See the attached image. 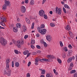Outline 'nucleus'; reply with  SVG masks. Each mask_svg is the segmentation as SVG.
<instances>
[{
	"instance_id": "nucleus-1",
	"label": "nucleus",
	"mask_w": 77,
	"mask_h": 77,
	"mask_svg": "<svg viewBox=\"0 0 77 77\" xmlns=\"http://www.w3.org/2000/svg\"><path fill=\"white\" fill-rule=\"evenodd\" d=\"M38 32L40 33L41 35H45L46 33L47 29H41V27H38L37 28Z\"/></svg>"
},
{
	"instance_id": "nucleus-2",
	"label": "nucleus",
	"mask_w": 77,
	"mask_h": 77,
	"mask_svg": "<svg viewBox=\"0 0 77 77\" xmlns=\"http://www.w3.org/2000/svg\"><path fill=\"white\" fill-rule=\"evenodd\" d=\"M0 42L2 45L5 46L7 44V41L3 38H1Z\"/></svg>"
},
{
	"instance_id": "nucleus-3",
	"label": "nucleus",
	"mask_w": 77,
	"mask_h": 77,
	"mask_svg": "<svg viewBox=\"0 0 77 77\" xmlns=\"http://www.w3.org/2000/svg\"><path fill=\"white\" fill-rule=\"evenodd\" d=\"M23 44H24V42L23 40H18L17 41V46L18 48H20L21 47V45Z\"/></svg>"
},
{
	"instance_id": "nucleus-4",
	"label": "nucleus",
	"mask_w": 77,
	"mask_h": 77,
	"mask_svg": "<svg viewBox=\"0 0 77 77\" xmlns=\"http://www.w3.org/2000/svg\"><path fill=\"white\" fill-rule=\"evenodd\" d=\"M56 13L57 14H58L59 15H60L61 13H62V9H61V8H59L58 7H56Z\"/></svg>"
},
{
	"instance_id": "nucleus-5",
	"label": "nucleus",
	"mask_w": 77,
	"mask_h": 77,
	"mask_svg": "<svg viewBox=\"0 0 77 77\" xmlns=\"http://www.w3.org/2000/svg\"><path fill=\"white\" fill-rule=\"evenodd\" d=\"M11 61V60L9 59H8L6 60V68H9V62Z\"/></svg>"
},
{
	"instance_id": "nucleus-6",
	"label": "nucleus",
	"mask_w": 77,
	"mask_h": 77,
	"mask_svg": "<svg viewBox=\"0 0 77 77\" xmlns=\"http://www.w3.org/2000/svg\"><path fill=\"white\" fill-rule=\"evenodd\" d=\"M7 68H6L7 71V75L8 76H11V70L9 69V67Z\"/></svg>"
},
{
	"instance_id": "nucleus-7",
	"label": "nucleus",
	"mask_w": 77,
	"mask_h": 77,
	"mask_svg": "<svg viewBox=\"0 0 77 77\" xmlns=\"http://www.w3.org/2000/svg\"><path fill=\"white\" fill-rule=\"evenodd\" d=\"M4 2L5 5H6V6H11V3H10L9 1L5 0Z\"/></svg>"
},
{
	"instance_id": "nucleus-8",
	"label": "nucleus",
	"mask_w": 77,
	"mask_h": 77,
	"mask_svg": "<svg viewBox=\"0 0 77 77\" xmlns=\"http://www.w3.org/2000/svg\"><path fill=\"white\" fill-rule=\"evenodd\" d=\"M21 10L22 13H25V12H26V8L24 6H21Z\"/></svg>"
},
{
	"instance_id": "nucleus-9",
	"label": "nucleus",
	"mask_w": 77,
	"mask_h": 77,
	"mask_svg": "<svg viewBox=\"0 0 77 77\" xmlns=\"http://www.w3.org/2000/svg\"><path fill=\"white\" fill-rule=\"evenodd\" d=\"M39 14L40 16H41V17H43V16H44V15L45 14V13L44 11L42 10H40L39 11Z\"/></svg>"
},
{
	"instance_id": "nucleus-10",
	"label": "nucleus",
	"mask_w": 77,
	"mask_h": 77,
	"mask_svg": "<svg viewBox=\"0 0 77 77\" xmlns=\"http://www.w3.org/2000/svg\"><path fill=\"white\" fill-rule=\"evenodd\" d=\"M74 60L75 59V57H70L67 60V62L68 63H70L72 60Z\"/></svg>"
},
{
	"instance_id": "nucleus-11",
	"label": "nucleus",
	"mask_w": 77,
	"mask_h": 77,
	"mask_svg": "<svg viewBox=\"0 0 77 77\" xmlns=\"http://www.w3.org/2000/svg\"><path fill=\"white\" fill-rule=\"evenodd\" d=\"M46 39L48 41H51V39H52V38H51V37L50 36V35H48L46 36Z\"/></svg>"
},
{
	"instance_id": "nucleus-12",
	"label": "nucleus",
	"mask_w": 77,
	"mask_h": 77,
	"mask_svg": "<svg viewBox=\"0 0 77 77\" xmlns=\"http://www.w3.org/2000/svg\"><path fill=\"white\" fill-rule=\"evenodd\" d=\"M0 20L1 21H2V22H3L5 23L6 22H7V20H6V19L4 17H1L0 18Z\"/></svg>"
},
{
	"instance_id": "nucleus-13",
	"label": "nucleus",
	"mask_w": 77,
	"mask_h": 77,
	"mask_svg": "<svg viewBox=\"0 0 77 77\" xmlns=\"http://www.w3.org/2000/svg\"><path fill=\"white\" fill-rule=\"evenodd\" d=\"M47 58H50L51 59H53L54 58V57L53 55H48L47 56Z\"/></svg>"
},
{
	"instance_id": "nucleus-14",
	"label": "nucleus",
	"mask_w": 77,
	"mask_h": 77,
	"mask_svg": "<svg viewBox=\"0 0 77 77\" xmlns=\"http://www.w3.org/2000/svg\"><path fill=\"white\" fill-rule=\"evenodd\" d=\"M23 31L25 32H26L27 30V27L25 25H24L23 26Z\"/></svg>"
},
{
	"instance_id": "nucleus-15",
	"label": "nucleus",
	"mask_w": 77,
	"mask_h": 77,
	"mask_svg": "<svg viewBox=\"0 0 77 77\" xmlns=\"http://www.w3.org/2000/svg\"><path fill=\"white\" fill-rule=\"evenodd\" d=\"M65 29L67 30H68V31H69V30H71V28H70L69 25H67L66 27H65Z\"/></svg>"
},
{
	"instance_id": "nucleus-16",
	"label": "nucleus",
	"mask_w": 77,
	"mask_h": 77,
	"mask_svg": "<svg viewBox=\"0 0 77 77\" xmlns=\"http://www.w3.org/2000/svg\"><path fill=\"white\" fill-rule=\"evenodd\" d=\"M2 10H3V11H5L7 8V6L6 5H5V4H4L2 6Z\"/></svg>"
},
{
	"instance_id": "nucleus-17",
	"label": "nucleus",
	"mask_w": 77,
	"mask_h": 77,
	"mask_svg": "<svg viewBox=\"0 0 77 77\" xmlns=\"http://www.w3.org/2000/svg\"><path fill=\"white\" fill-rule=\"evenodd\" d=\"M35 43V40L33 39V38L31 39V45H34Z\"/></svg>"
},
{
	"instance_id": "nucleus-18",
	"label": "nucleus",
	"mask_w": 77,
	"mask_h": 77,
	"mask_svg": "<svg viewBox=\"0 0 77 77\" xmlns=\"http://www.w3.org/2000/svg\"><path fill=\"white\" fill-rule=\"evenodd\" d=\"M74 66L73 63H72L70 65V66L69 67V70H71L72 69V67H73Z\"/></svg>"
},
{
	"instance_id": "nucleus-19",
	"label": "nucleus",
	"mask_w": 77,
	"mask_h": 77,
	"mask_svg": "<svg viewBox=\"0 0 77 77\" xmlns=\"http://www.w3.org/2000/svg\"><path fill=\"white\" fill-rule=\"evenodd\" d=\"M26 20L27 23L28 24H29L30 23V20H29V18H26Z\"/></svg>"
},
{
	"instance_id": "nucleus-20",
	"label": "nucleus",
	"mask_w": 77,
	"mask_h": 77,
	"mask_svg": "<svg viewBox=\"0 0 77 77\" xmlns=\"http://www.w3.org/2000/svg\"><path fill=\"white\" fill-rule=\"evenodd\" d=\"M41 69L42 70V75H44V74H45V69Z\"/></svg>"
},
{
	"instance_id": "nucleus-21",
	"label": "nucleus",
	"mask_w": 77,
	"mask_h": 77,
	"mask_svg": "<svg viewBox=\"0 0 77 77\" xmlns=\"http://www.w3.org/2000/svg\"><path fill=\"white\" fill-rule=\"evenodd\" d=\"M63 50L66 52L68 51V50L67 49V48L66 47H64L63 48Z\"/></svg>"
},
{
	"instance_id": "nucleus-22",
	"label": "nucleus",
	"mask_w": 77,
	"mask_h": 77,
	"mask_svg": "<svg viewBox=\"0 0 77 77\" xmlns=\"http://www.w3.org/2000/svg\"><path fill=\"white\" fill-rule=\"evenodd\" d=\"M13 31L14 32H18V29L16 27H14L13 29Z\"/></svg>"
},
{
	"instance_id": "nucleus-23",
	"label": "nucleus",
	"mask_w": 77,
	"mask_h": 77,
	"mask_svg": "<svg viewBox=\"0 0 77 77\" xmlns=\"http://www.w3.org/2000/svg\"><path fill=\"white\" fill-rule=\"evenodd\" d=\"M29 54V51L27 50H26L23 52V54L24 55H26V54Z\"/></svg>"
},
{
	"instance_id": "nucleus-24",
	"label": "nucleus",
	"mask_w": 77,
	"mask_h": 77,
	"mask_svg": "<svg viewBox=\"0 0 77 77\" xmlns=\"http://www.w3.org/2000/svg\"><path fill=\"white\" fill-rule=\"evenodd\" d=\"M66 54L65 53H63L62 54V57L63 59H65V57H66Z\"/></svg>"
},
{
	"instance_id": "nucleus-25",
	"label": "nucleus",
	"mask_w": 77,
	"mask_h": 77,
	"mask_svg": "<svg viewBox=\"0 0 77 77\" xmlns=\"http://www.w3.org/2000/svg\"><path fill=\"white\" fill-rule=\"evenodd\" d=\"M34 2L35 1H34V0H31L30 4V5H33V4H34Z\"/></svg>"
},
{
	"instance_id": "nucleus-26",
	"label": "nucleus",
	"mask_w": 77,
	"mask_h": 77,
	"mask_svg": "<svg viewBox=\"0 0 77 77\" xmlns=\"http://www.w3.org/2000/svg\"><path fill=\"white\" fill-rule=\"evenodd\" d=\"M46 77H53V75L51 74H48L46 75Z\"/></svg>"
},
{
	"instance_id": "nucleus-27",
	"label": "nucleus",
	"mask_w": 77,
	"mask_h": 77,
	"mask_svg": "<svg viewBox=\"0 0 77 77\" xmlns=\"http://www.w3.org/2000/svg\"><path fill=\"white\" fill-rule=\"evenodd\" d=\"M21 24L20 23H18L16 24V26H17V28H19L21 27Z\"/></svg>"
},
{
	"instance_id": "nucleus-28",
	"label": "nucleus",
	"mask_w": 77,
	"mask_h": 77,
	"mask_svg": "<svg viewBox=\"0 0 77 77\" xmlns=\"http://www.w3.org/2000/svg\"><path fill=\"white\" fill-rule=\"evenodd\" d=\"M64 8H66L67 9H69V6L68 5H66V4H64Z\"/></svg>"
},
{
	"instance_id": "nucleus-29",
	"label": "nucleus",
	"mask_w": 77,
	"mask_h": 77,
	"mask_svg": "<svg viewBox=\"0 0 77 77\" xmlns=\"http://www.w3.org/2000/svg\"><path fill=\"white\" fill-rule=\"evenodd\" d=\"M15 65L16 67H18L20 66V64L19 63L17 62L15 63Z\"/></svg>"
},
{
	"instance_id": "nucleus-30",
	"label": "nucleus",
	"mask_w": 77,
	"mask_h": 77,
	"mask_svg": "<svg viewBox=\"0 0 77 77\" xmlns=\"http://www.w3.org/2000/svg\"><path fill=\"white\" fill-rule=\"evenodd\" d=\"M76 72V71H75V70H71L70 72V74H73L74 73H75V72Z\"/></svg>"
},
{
	"instance_id": "nucleus-31",
	"label": "nucleus",
	"mask_w": 77,
	"mask_h": 77,
	"mask_svg": "<svg viewBox=\"0 0 77 77\" xmlns=\"http://www.w3.org/2000/svg\"><path fill=\"white\" fill-rule=\"evenodd\" d=\"M57 60L59 63H62V60L60 59L57 58Z\"/></svg>"
},
{
	"instance_id": "nucleus-32",
	"label": "nucleus",
	"mask_w": 77,
	"mask_h": 77,
	"mask_svg": "<svg viewBox=\"0 0 77 77\" xmlns=\"http://www.w3.org/2000/svg\"><path fill=\"white\" fill-rule=\"evenodd\" d=\"M14 52L15 54H19V51H18L17 50H14Z\"/></svg>"
},
{
	"instance_id": "nucleus-33",
	"label": "nucleus",
	"mask_w": 77,
	"mask_h": 77,
	"mask_svg": "<svg viewBox=\"0 0 77 77\" xmlns=\"http://www.w3.org/2000/svg\"><path fill=\"white\" fill-rule=\"evenodd\" d=\"M69 35H70V36H72L73 35L72 32L71 31L69 32Z\"/></svg>"
},
{
	"instance_id": "nucleus-34",
	"label": "nucleus",
	"mask_w": 77,
	"mask_h": 77,
	"mask_svg": "<svg viewBox=\"0 0 77 77\" xmlns=\"http://www.w3.org/2000/svg\"><path fill=\"white\" fill-rule=\"evenodd\" d=\"M45 27V25L44 24H43L41 25L40 29H44Z\"/></svg>"
},
{
	"instance_id": "nucleus-35",
	"label": "nucleus",
	"mask_w": 77,
	"mask_h": 77,
	"mask_svg": "<svg viewBox=\"0 0 77 77\" xmlns=\"http://www.w3.org/2000/svg\"><path fill=\"white\" fill-rule=\"evenodd\" d=\"M34 25H35V23H32V26L31 28V29H33L34 28Z\"/></svg>"
},
{
	"instance_id": "nucleus-36",
	"label": "nucleus",
	"mask_w": 77,
	"mask_h": 77,
	"mask_svg": "<svg viewBox=\"0 0 77 77\" xmlns=\"http://www.w3.org/2000/svg\"><path fill=\"white\" fill-rule=\"evenodd\" d=\"M60 46H61V47H63V43H62V42L60 41Z\"/></svg>"
},
{
	"instance_id": "nucleus-37",
	"label": "nucleus",
	"mask_w": 77,
	"mask_h": 77,
	"mask_svg": "<svg viewBox=\"0 0 77 77\" xmlns=\"http://www.w3.org/2000/svg\"><path fill=\"white\" fill-rule=\"evenodd\" d=\"M12 41H13L14 44H16L17 43V41H16V40L14 39H12Z\"/></svg>"
},
{
	"instance_id": "nucleus-38",
	"label": "nucleus",
	"mask_w": 77,
	"mask_h": 77,
	"mask_svg": "<svg viewBox=\"0 0 77 77\" xmlns=\"http://www.w3.org/2000/svg\"><path fill=\"white\" fill-rule=\"evenodd\" d=\"M51 27H54L55 25L53 23H51L50 24Z\"/></svg>"
},
{
	"instance_id": "nucleus-39",
	"label": "nucleus",
	"mask_w": 77,
	"mask_h": 77,
	"mask_svg": "<svg viewBox=\"0 0 77 77\" xmlns=\"http://www.w3.org/2000/svg\"><path fill=\"white\" fill-rule=\"evenodd\" d=\"M43 44H44V47H47V44L45 42H44Z\"/></svg>"
},
{
	"instance_id": "nucleus-40",
	"label": "nucleus",
	"mask_w": 77,
	"mask_h": 77,
	"mask_svg": "<svg viewBox=\"0 0 77 77\" xmlns=\"http://www.w3.org/2000/svg\"><path fill=\"white\" fill-rule=\"evenodd\" d=\"M63 11L64 13H65V14H66V9H65V8H63Z\"/></svg>"
},
{
	"instance_id": "nucleus-41",
	"label": "nucleus",
	"mask_w": 77,
	"mask_h": 77,
	"mask_svg": "<svg viewBox=\"0 0 77 77\" xmlns=\"http://www.w3.org/2000/svg\"><path fill=\"white\" fill-rule=\"evenodd\" d=\"M44 17L45 19H47L48 17L47 16L46 14H44Z\"/></svg>"
},
{
	"instance_id": "nucleus-42",
	"label": "nucleus",
	"mask_w": 77,
	"mask_h": 77,
	"mask_svg": "<svg viewBox=\"0 0 77 77\" xmlns=\"http://www.w3.org/2000/svg\"><path fill=\"white\" fill-rule=\"evenodd\" d=\"M68 47L69 48H70V49H71V48H72V46L70 44L68 46Z\"/></svg>"
},
{
	"instance_id": "nucleus-43",
	"label": "nucleus",
	"mask_w": 77,
	"mask_h": 77,
	"mask_svg": "<svg viewBox=\"0 0 77 77\" xmlns=\"http://www.w3.org/2000/svg\"><path fill=\"white\" fill-rule=\"evenodd\" d=\"M52 20L53 21H56V18L55 17H53V19H52Z\"/></svg>"
},
{
	"instance_id": "nucleus-44",
	"label": "nucleus",
	"mask_w": 77,
	"mask_h": 77,
	"mask_svg": "<svg viewBox=\"0 0 77 77\" xmlns=\"http://www.w3.org/2000/svg\"><path fill=\"white\" fill-rule=\"evenodd\" d=\"M14 61L12 62V67H14Z\"/></svg>"
},
{
	"instance_id": "nucleus-45",
	"label": "nucleus",
	"mask_w": 77,
	"mask_h": 77,
	"mask_svg": "<svg viewBox=\"0 0 77 77\" xmlns=\"http://www.w3.org/2000/svg\"><path fill=\"white\" fill-rule=\"evenodd\" d=\"M28 38V35H26L24 36V38L25 39H26V38Z\"/></svg>"
},
{
	"instance_id": "nucleus-46",
	"label": "nucleus",
	"mask_w": 77,
	"mask_h": 77,
	"mask_svg": "<svg viewBox=\"0 0 77 77\" xmlns=\"http://www.w3.org/2000/svg\"><path fill=\"white\" fill-rule=\"evenodd\" d=\"M44 61H45V62H49L48 59H44L43 60Z\"/></svg>"
},
{
	"instance_id": "nucleus-47",
	"label": "nucleus",
	"mask_w": 77,
	"mask_h": 77,
	"mask_svg": "<svg viewBox=\"0 0 77 77\" xmlns=\"http://www.w3.org/2000/svg\"><path fill=\"white\" fill-rule=\"evenodd\" d=\"M31 65V62L30 61H29V62L28 64V66H30Z\"/></svg>"
},
{
	"instance_id": "nucleus-48",
	"label": "nucleus",
	"mask_w": 77,
	"mask_h": 77,
	"mask_svg": "<svg viewBox=\"0 0 77 77\" xmlns=\"http://www.w3.org/2000/svg\"><path fill=\"white\" fill-rule=\"evenodd\" d=\"M26 77H30V74H29V73H28L26 74Z\"/></svg>"
},
{
	"instance_id": "nucleus-49",
	"label": "nucleus",
	"mask_w": 77,
	"mask_h": 77,
	"mask_svg": "<svg viewBox=\"0 0 77 77\" xmlns=\"http://www.w3.org/2000/svg\"><path fill=\"white\" fill-rule=\"evenodd\" d=\"M36 47L38 49H40V48H41V47L39 45H37Z\"/></svg>"
},
{
	"instance_id": "nucleus-50",
	"label": "nucleus",
	"mask_w": 77,
	"mask_h": 77,
	"mask_svg": "<svg viewBox=\"0 0 77 77\" xmlns=\"http://www.w3.org/2000/svg\"><path fill=\"white\" fill-rule=\"evenodd\" d=\"M36 52H33L32 53V55H36Z\"/></svg>"
},
{
	"instance_id": "nucleus-51",
	"label": "nucleus",
	"mask_w": 77,
	"mask_h": 77,
	"mask_svg": "<svg viewBox=\"0 0 77 77\" xmlns=\"http://www.w3.org/2000/svg\"><path fill=\"white\" fill-rule=\"evenodd\" d=\"M29 2V0H25V3H28V2Z\"/></svg>"
},
{
	"instance_id": "nucleus-52",
	"label": "nucleus",
	"mask_w": 77,
	"mask_h": 77,
	"mask_svg": "<svg viewBox=\"0 0 77 77\" xmlns=\"http://www.w3.org/2000/svg\"><path fill=\"white\" fill-rule=\"evenodd\" d=\"M46 2V0H43V2H42V4H44V3Z\"/></svg>"
},
{
	"instance_id": "nucleus-53",
	"label": "nucleus",
	"mask_w": 77,
	"mask_h": 77,
	"mask_svg": "<svg viewBox=\"0 0 77 77\" xmlns=\"http://www.w3.org/2000/svg\"><path fill=\"white\" fill-rule=\"evenodd\" d=\"M36 36L37 37H39V36H40V35L39 34H37L36 35Z\"/></svg>"
},
{
	"instance_id": "nucleus-54",
	"label": "nucleus",
	"mask_w": 77,
	"mask_h": 77,
	"mask_svg": "<svg viewBox=\"0 0 77 77\" xmlns=\"http://www.w3.org/2000/svg\"><path fill=\"white\" fill-rule=\"evenodd\" d=\"M61 2L62 5H64L65 4V2L63 1H61Z\"/></svg>"
},
{
	"instance_id": "nucleus-55",
	"label": "nucleus",
	"mask_w": 77,
	"mask_h": 77,
	"mask_svg": "<svg viewBox=\"0 0 77 77\" xmlns=\"http://www.w3.org/2000/svg\"><path fill=\"white\" fill-rule=\"evenodd\" d=\"M44 59H40L39 60L40 61H41V62H43L44 61Z\"/></svg>"
},
{
	"instance_id": "nucleus-56",
	"label": "nucleus",
	"mask_w": 77,
	"mask_h": 77,
	"mask_svg": "<svg viewBox=\"0 0 77 77\" xmlns=\"http://www.w3.org/2000/svg\"><path fill=\"white\" fill-rule=\"evenodd\" d=\"M31 47L32 48H35V46L33 45H31Z\"/></svg>"
},
{
	"instance_id": "nucleus-57",
	"label": "nucleus",
	"mask_w": 77,
	"mask_h": 77,
	"mask_svg": "<svg viewBox=\"0 0 77 77\" xmlns=\"http://www.w3.org/2000/svg\"><path fill=\"white\" fill-rule=\"evenodd\" d=\"M35 63L36 65H38V62H35Z\"/></svg>"
},
{
	"instance_id": "nucleus-58",
	"label": "nucleus",
	"mask_w": 77,
	"mask_h": 77,
	"mask_svg": "<svg viewBox=\"0 0 77 77\" xmlns=\"http://www.w3.org/2000/svg\"><path fill=\"white\" fill-rule=\"evenodd\" d=\"M38 59H35V62H38Z\"/></svg>"
},
{
	"instance_id": "nucleus-59",
	"label": "nucleus",
	"mask_w": 77,
	"mask_h": 77,
	"mask_svg": "<svg viewBox=\"0 0 77 77\" xmlns=\"http://www.w3.org/2000/svg\"><path fill=\"white\" fill-rule=\"evenodd\" d=\"M2 26H3L4 27H5L6 26V25L5 23H3L2 24Z\"/></svg>"
},
{
	"instance_id": "nucleus-60",
	"label": "nucleus",
	"mask_w": 77,
	"mask_h": 77,
	"mask_svg": "<svg viewBox=\"0 0 77 77\" xmlns=\"http://www.w3.org/2000/svg\"><path fill=\"white\" fill-rule=\"evenodd\" d=\"M30 53H29L28 54H27V57H29V56H30Z\"/></svg>"
},
{
	"instance_id": "nucleus-61",
	"label": "nucleus",
	"mask_w": 77,
	"mask_h": 77,
	"mask_svg": "<svg viewBox=\"0 0 77 77\" xmlns=\"http://www.w3.org/2000/svg\"><path fill=\"white\" fill-rule=\"evenodd\" d=\"M76 61L77 62V54L75 55Z\"/></svg>"
},
{
	"instance_id": "nucleus-62",
	"label": "nucleus",
	"mask_w": 77,
	"mask_h": 77,
	"mask_svg": "<svg viewBox=\"0 0 77 77\" xmlns=\"http://www.w3.org/2000/svg\"><path fill=\"white\" fill-rule=\"evenodd\" d=\"M4 73L5 74H6L7 75V72L5 71L4 72Z\"/></svg>"
},
{
	"instance_id": "nucleus-63",
	"label": "nucleus",
	"mask_w": 77,
	"mask_h": 77,
	"mask_svg": "<svg viewBox=\"0 0 77 77\" xmlns=\"http://www.w3.org/2000/svg\"><path fill=\"white\" fill-rule=\"evenodd\" d=\"M50 14H53V12L51 11L49 12Z\"/></svg>"
},
{
	"instance_id": "nucleus-64",
	"label": "nucleus",
	"mask_w": 77,
	"mask_h": 77,
	"mask_svg": "<svg viewBox=\"0 0 77 77\" xmlns=\"http://www.w3.org/2000/svg\"><path fill=\"white\" fill-rule=\"evenodd\" d=\"M74 77H77V74H75Z\"/></svg>"
}]
</instances>
